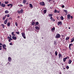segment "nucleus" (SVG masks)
<instances>
[{
    "mask_svg": "<svg viewBox=\"0 0 74 74\" xmlns=\"http://www.w3.org/2000/svg\"><path fill=\"white\" fill-rule=\"evenodd\" d=\"M50 19H51V20H52V21L53 18V17H51L50 18Z\"/></svg>",
    "mask_w": 74,
    "mask_h": 74,
    "instance_id": "obj_39",
    "label": "nucleus"
},
{
    "mask_svg": "<svg viewBox=\"0 0 74 74\" xmlns=\"http://www.w3.org/2000/svg\"><path fill=\"white\" fill-rule=\"evenodd\" d=\"M18 6L21 7H23V5L22 4L18 5Z\"/></svg>",
    "mask_w": 74,
    "mask_h": 74,
    "instance_id": "obj_31",
    "label": "nucleus"
},
{
    "mask_svg": "<svg viewBox=\"0 0 74 74\" xmlns=\"http://www.w3.org/2000/svg\"><path fill=\"white\" fill-rule=\"evenodd\" d=\"M16 25V26H18V23H17V22H16L15 23Z\"/></svg>",
    "mask_w": 74,
    "mask_h": 74,
    "instance_id": "obj_40",
    "label": "nucleus"
},
{
    "mask_svg": "<svg viewBox=\"0 0 74 74\" xmlns=\"http://www.w3.org/2000/svg\"><path fill=\"white\" fill-rule=\"evenodd\" d=\"M10 39H11V40H12V38H10Z\"/></svg>",
    "mask_w": 74,
    "mask_h": 74,
    "instance_id": "obj_60",
    "label": "nucleus"
},
{
    "mask_svg": "<svg viewBox=\"0 0 74 74\" xmlns=\"http://www.w3.org/2000/svg\"><path fill=\"white\" fill-rule=\"evenodd\" d=\"M1 6L2 7H3V8H4L5 7V4H3V3H2L1 4Z\"/></svg>",
    "mask_w": 74,
    "mask_h": 74,
    "instance_id": "obj_9",
    "label": "nucleus"
},
{
    "mask_svg": "<svg viewBox=\"0 0 74 74\" xmlns=\"http://www.w3.org/2000/svg\"><path fill=\"white\" fill-rule=\"evenodd\" d=\"M8 21V19L7 18L4 22V24L5 25H6L7 23V21Z\"/></svg>",
    "mask_w": 74,
    "mask_h": 74,
    "instance_id": "obj_6",
    "label": "nucleus"
},
{
    "mask_svg": "<svg viewBox=\"0 0 74 74\" xmlns=\"http://www.w3.org/2000/svg\"><path fill=\"white\" fill-rule=\"evenodd\" d=\"M2 46H0V50H2Z\"/></svg>",
    "mask_w": 74,
    "mask_h": 74,
    "instance_id": "obj_38",
    "label": "nucleus"
},
{
    "mask_svg": "<svg viewBox=\"0 0 74 74\" xmlns=\"http://www.w3.org/2000/svg\"><path fill=\"white\" fill-rule=\"evenodd\" d=\"M10 38V37L9 36H8V38Z\"/></svg>",
    "mask_w": 74,
    "mask_h": 74,
    "instance_id": "obj_56",
    "label": "nucleus"
},
{
    "mask_svg": "<svg viewBox=\"0 0 74 74\" xmlns=\"http://www.w3.org/2000/svg\"><path fill=\"white\" fill-rule=\"evenodd\" d=\"M64 11H65V12H66V13H67V10H64Z\"/></svg>",
    "mask_w": 74,
    "mask_h": 74,
    "instance_id": "obj_41",
    "label": "nucleus"
},
{
    "mask_svg": "<svg viewBox=\"0 0 74 74\" xmlns=\"http://www.w3.org/2000/svg\"><path fill=\"white\" fill-rule=\"evenodd\" d=\"M27 2V0H23V3L24 4H26V3Z\"/></svg>",
    "mask_w": 74,
    "mask_h": 74,
    "instance_id": "obj_14",
    "label": "nucleus"
},
{
    "mask_svg": "<svg viewBox=\"0 0 74 74\" xmlns=\"http://www.w3.org/2000/svg\"><path fill=\"white\" fill-rule=\"evenodd\" d=\"M49 16L51 18V17H52V16H53V14H49Z\"/></svg>",
    "mask_w": 74,
    "mask_h": 74,
    "instance_id": "obj_19",
    "label": "nucleus"
},
{
    "mask_svg": "<svg viewBox=\"0 0 74 74\" xmlns=\"http://www.w3.org/2000/svg\"><path fill=\"white\" fill-rule=\"evenodd\" d=\"M1 25H2V26H3V29H4V28H5V25H4V24H1Z\"/></svg>",
    "mask_w": 74,
    "mask_h": 74,
    "instance_id": "obj_26",
    "label": "nucleus"
},
{
    "mask_svg": "<svg viewBox=\"0 0 74 74\" xmlns=\"http://www.w3.org/2000/svg\"><path fill=\"white\" fill-rule=\"evenodd\" d=\"M7 16V15L6 14V15H5V16H5V17L6 18V17Z\"/></svg>",
    "mask_w": 74,
    "mask_h": 74,
    "instance_id": "obj_55",
    "label": "nucleus"
},
{
    "mask_svg": "<svg viewBox=\"0 0 74 74\" xmlns=\"http://www.w3.org/2000/svg\"><path fill=\"white\" fill-rule=\"evenodd\" d=\"M58 25H62V22L61 21H58Z\"/></svg>",
    "mask_w": 74,
    "mask_h": 74,
    "instance_id": "obj_7",
    "label": "nucleus"
},
{
    "mask_svg": "<svg viewBox=\"0 0 74 74\" xmlns=\"http://www.w3.org/2000/svg\"><path fill=\"white\" fill-rule=\"evenodd\" d=\"M54 12L55 13H58V11L56 9L54 10Z\"/></svg>",
    "mask_w": 74,
    "mask_h": 74,
    "instance_id": "obj_25",
    "label": "nucleus"
},
{
    "mask_svg": "<svg viewBox=\"0 0 74 74\" xmlns=\"http://www.w3.org/2000/svg\"><path fill=\"white\" fill-rule=\"evenodd\" d=\"M1 1H0V6H1Z\"/></svg>",
    "mask_w": 74,
    "mask_h": 74,
    "instance_id": "obj_50",
    "label": "nucleus"
},
{
    "mask_svg": "<svg viewBox=\"0 0 74 74\" xmlns=\"http://www.w3.org/2000/svg\"><path fill=\"white\" fill-rule=\"evenodd\" d=\"M39 4H40V5H41L42 6H45V2L43 1L40 2L39 3Z\"/></svg>",
    "mask_w": 74,
    "mask_h": 74,
    "instance_id": "obj_1",
    "label": "nucleus"
},
{
    "mask_svg": "<svg viewBox=\"0 0 74 74\" xmlns=\"http://www.w3.org/2000/svg\"><path fill=\"white\" fill-rule=\"evenodd\" d=\"M8 1H5V4H8Z\"/></svg>",
    "mask_w": 74,
    "mask_h": 74,
    "instance_id": "obj_34",
    "label": "nucleus"
},
{
    "mask_svg": "<svg viewBox=\"0 0 74 74\" xmlns=\"http://www.w3.org/2000/svg\"><path fill=\"white\" fill-rule=\"evenodd\" d=\"M8 60L9 62H11V58L9 57L8 58Z\"/></svg>",
    "mask_w": 74,
    "mask_h": 74,
    "instance_id": "obj_15",
    "label": "nucleus"
},
{
    "mask_svg": "<svg viewBox=\"0 0 74 74\" xmlns=\"http://www.w3.org/2000/svg\"><path fill=\"white\" fill-rule=\"evenodd\" d=\"M11 38H10V39H9L8 41L9 42H11Z\"/></svg>",
    "mask_w": 74,
    "mask_h": 74,
    "instance_id": "obj_45",
    "label": "nucleus"
},
{
    "mask_svg": "<svg viewBox=\"0 0 74 74\" xmlns=\"http://www.w3.org/2000/svg\"><path fill=\"white\" fill-rule=\"evenodd\" d=\"M32 25H35V22H34L33 21L32 23Z\"/></svg>",
    "mask_w": 74,
    "mask_h": 74,
    "instance_id": "obj_32",
    "label": "nucleus"
},
{
    "mask_svg": "<svg viewBox=\"0 0 74 74\" xmlns=\"http://www.w3.org/2000/svg\"><path fill=\"white\" fill-rule=\"evenodd\" d=\"M17 18H20V16H18Z\"/></svg>",
    "mask_w": 74,
    "mask_h": 74,
    "instance_id": "obj_57",
    "label": "nucleus"
},
{
    "mask_svg": "<svg viewBox=\"0 0 74 74\" xmlns=\"http://www.w3.org/2000/svg\"><path fill=\"white\" fill-rule=\"evenodd\" d=\"M74 37H73L72 39H71V41L70 42H74Z\"/></svg>",
    "mask_w": 74,
    "mask_h": 74,
    "instance_id": "obj_16",
    "label": "nucleus"
},
{
    "mask_svg": "<svg viewBox=\"0 0 74 74\" xmlns=\"http://www.w3.org/2000/svg\"><path fill=\"white\" fill-rule=\"evenodd\" d=\"M71 16V15L70 14H69V15H67V18L68 20H69V19H70V18Z\"/></svg>",
    "mask_w": 74,
    "mask_h": 74,
    "instance_id": "obj_8",
    "label": "nucleus"
},
{
    "mask_svg": "<svg viewBox=\"0 0 74 74\" xmlns=\"http://www.w3.org/2000/svg\"><path fill=\"white\" fill-rule=\"evenodd\" d=\"M18 14H21V11H18Z\"/></svg>",
    "mask_w": 74,
    "mask_h": 74,
    "instance_id": "obj_42",
    "label": "nucleus"
},
{
    "mask_svg": "<svg viewBox=\"0 0 74 74\" xmlns=\"http://www.w3.org/2000/svg\"><path fill=\"white\" fill-rule=\"evenodd\" d=\"M55 56H58V52L57 51H56L55 52Z\"/></svg>",
    "mask_w": 74,
    "mask_h": 74,
    "instance_id": "obj_20",
    "label": "nucleus"
},
{
    "mask_svg": "<svg viewBox=\"0 0 74 74\" xmlns=\"http://www.w3.org/2000/svg\"><path fill=\"white\" fill-rule=\"evenodd\" d=\"M5 18H6V17L5 16H3V20H5Z\"/></svg>",
    "mask_w": 74,
    "mask_h": 74,
    "instance_id": "obj_35",
    "label": "nucleus"
},
{
    "mask_svg": "<svg viewBox=\"0 0 74 74\" xmlns=\"http://www.w3.org/2000/svg\"><path fill=\"white\" fill-rule=\"evenodd\" d=\"M29 7H31V8H33V5L32 4H29Z\"/></svg>",
    "mask_w": 74,
    "mask_h": 74,
    "instance_id": "obj_22",
    "label": "nucleus"
},
{
    "mask_svg": "<svg viewBox=\"0 0 74 74\" xmlns=\"http://www.w3.org/2000/svg\"><path fill=\"white\" fill-rule=\"evenodd\" d=\"M10 24H11V23L10 22H9L7 24V26L8 27H10Z\"/></svg>",
    "mask_w": 74,
    "mask_h": 74,
    "instance_id": "obj_11",
    "label": "nucleus"
},
{
    "mask_svg": "<svg viewBox=\"0 0 74 74\" xmlns=\"http://www.w3.org/2000/svg\"><path fill=\"white\" fill-rule=\"evenodd\" d=\"M62 8H64V5H63L62 6Z\"/></svg>",
    "mask_w": 74,
    "mask_h": 74,
    "instance_id": "obj_47",
    "label": "nucleus"
},
{
    "mask_svg": "<svg viewBox=\"0 0 74 74\" xmlns=\"http://www.w3.org/2000/svg\"><path fill=\"white\" fill-rule=\"evenodd\" d=\"M22 36L24 38H26V36H25V34L24 32H22L21 33Z\"/></svg>",
    "mask_w": 74,
    "mask_h": 74,
    "instance_id": "obj_4",
    "label": "nucleus"
},
{
    "mask_svg": "<svg viewBox=\"0 0 74 74\" xmlns=\"http://www.w3.org/2000/svg\"><path fill=\"white\" fill-rule=\"evenodd\" d=\"M9 19H10V20H11V19H12V18L10 17L9 18Z\"/></svg>",
    "mask_w": 74,
    "mask_h": 74,
    "instance_id": "obj_54",
    "label": "nucleus"
},
{
    "mask_svg": "<svg viewBox=\"0 0 74 74\" xmlns=\"http://www.w3.org/2000/svg\"><path fill=\"white\" fill-rule=\"evenodd\" d=\"M49 1H51V0H49Z\"/></svg>",
    "mask_w": 74,
    "mask_h": 74,
    "instance_id": "obj_62",
    "label": "nucleus"
},
{
    "mask_svg": "<svg viewBox=\"0 0 74 74\" xmlns=\"http://www.w3.org/2000/svg\"><path fill=\"white\" fill-rule=\"evenodd\" d=\"M7 17H8H8H10V15H9V14H7Z\"/></svg>",
    "mask_w": 74,
    "mask_h": 74,
    "instance_id": "obj_43",
    "label": "nucleus"
},
{
    "mask_svg": "<svg viewBox=\"0 0 74 74\" xmlns=\"http://www.w3.org/2000/svg\"><path fill=\"white\" fill-rule=\"evenodd\" d=\"M71 19H73V16H71Z\"/></svg>",
    "mask_w": 74,
    "mask_h": 74,
    "instance_id": "obj_49",
    "label": "nucleus"
},
{
    "mask_svg": "<svg viewBox=\"0 0 74 74\" xmlns=\"http://www.w3.org/2000/svg\"><path fill=\"white\" fill-rule=\"evenodd\" d=\"M67 59V57H66L65 58H63V62H66V60Z\"/></svg>",
    "mask_w": 74,
    "mask_h": 74,
    "instance_id": "obj_18",
    "label": "nucleus"
},
{
    "mask_svg": "<svg viewBox=\"0 0 74 74\" xmlns=\"http://www.w3.org/2000/svg\"><path fill=\"white\" fill-rule=\"evenodd\" d=\"M67 59H69V56H68V57H67Z\"/></svg>",
    "mask_w": 74,
    "mask_h": 74,
    "instance_id": "obj_59",
    "label": "nucleus"
},
{
    "mask_svg": "<svg viewBox=\"0 0 74 74\" xmlns=\"http://www.w3.org/2000/svg\"><path fill=\"white\" fill-rule=\"evenodd\" d=\"M5 14H8V13H9V12L8 10H6L5 11Z\"/></svg>",
    "mask_w": 74,
    "mask_h": 74,
    "instance_id": "obj_30",
    "label": "nucleus"
},
{
    "mask_svg": "<svg viewBox=\"0 0 74 74\" xmlns=\"http://www.w3.org/2000/svg\"><path fill=\"white\" fill-rule=\"evenodd\" d=\"M36 28L37 30H39V29H40L39 27L37 26L36 27Z\"/></svg>",
    "mask_w": 74,
    "mask_h": 74,
    "instance_id": "obj_27",
    "label": "nucleus"
},
{
    "mask_svg": "<svg viewBox=\"0 0 74 74\" xmlns=\"http://www.w3.org/2000/svg\"><path fill=\"white\" fill-rule=\"evenodd\" d=\"M60 18L61 20H63V19H64V18H63L62 16H61Z\"/></svg>",
    "mask_w": 74,
    "mask_h": 74,
    "instance_id": "obj_29",
    "label": "nucleus"
},
{
    "mask_svg": "<svg viewBox=\"0 0 74 74\" xmlns=\"http://www.w3.org/2000/svg\"><path fill=\"white\" fill-rule=\"evenodd\" d=\"M7 5L8 7H9V6H10V7H12L13 5L12 4H8Z\"/></svg>",
    "mask_w": 74,
    "mask_h": 74,
    "instance_id": "obj_17",
    "label": "nucleus"
},
{
    "mask_svg": "<svg viewBox=\"0 0 74 74\" xmlns=\"http://www.w3.org/2000/svg\"><path fill=\"white\" fill-rule=\"evenodd\" d=\"M53 21L54 22H55V19H53Z\"/></svg>",
    "mask_w": 74,
    "mask_h": 74,
    "instance_id": "obj_53",
    "label": "nucleus"
},
{
    "mask_svg": "<svg viewBox=\"0 0 74 74\" xmlns=\"http://www.w3.org/2000/svg\"><path fill=\"white\" fill-rule=\"evenodd\" d=\"M69 39H70V37H67L66 38L65 40H69Z\"/></svg>",
    "mask_w": 74,
    "mask_h": 74,
    "instance_id": "obj_24",
    "label": "nucleus"
},
{
    "mask_svg": "<svg viewBox=\"0 0 74 74\" xmlns=\"http://www.w3.org/2000/svg\"><path fill=\"white\" fill-rule=\"evenodd\" d=\"M57 19H58V20H59V17H57Z\"/></svg>",
    "mask_w": 74,
    "mask_h": 74,
    "instance_id": "obj_58",
    "label": "nucleus"
},
{
    "mask_svg": "<svg viewBox=\"0 0 74 74\" xmlns=\"http://www.w3.org/2000/svg\"><path fill=\"white\" fill-rule=\"evenodd\" d=\"M44 13L45 14H46V12H47V10H44Z\"/></svg>",
    "mask_w": 74,
    "mask_h": 74,
    "instance_id": "obj_36",
    "label": "nucleus"
},
{
    "mask_svg": "<svg viewBox=\"0 0 74 74\" xmlns=\"http://www.w3.org/2000/svg\"><path fill=\"white\" fill-rule=\"evenodd\" d=\"M62 56V55L60 53V54H59V58H60V57Z\"/></svg>",
    "mask_w": 74,
    "mask_h": 74,
    "instance_id": "obj_33",
    "label": "nucleus"
},
{
    "mask_svg": "<svg viewBox=\"0 0 74 74\" xmlns=\"http://www.w3.org/2000/svg\"><path fill=\"white\" fill-rule=\"evenodd\" d=\"M39 24L38 22H37L36 23L35 26H36V25H38Z\"/></svg>",
    "mask_w": 74,
    "mask_h": 74,
    "instance_id": "obj_28",
    "label": "nucleus"
},
{
    "mask_svg": "<svg viewBox=\"0 0 74 74\" xmlns=\"http://www.w3.org/2000/svg\"><path fill=\"white\" fill-rule=\"evenodd\" d=\"M51 30L52 31H53V30H55V27H53L51 29Z\"/></svg>",
    "mask_w": 74,
    "mask_h": 74,
    "instance_id": "obj_21",
    "label": "nucleus"
},
{
    "mask_svg": "<svg viewBox=\"0 0 74 74\" xmlns=\"http://www.w3.org/2000/svg\"><path fill=\"white\" fill-rule=\"evenodd\" d=\"M66 69H69V66H67L66 67Z\"/></svg>",
    "mask_w": 74,
    "mask_h": 74,
    "instance_id": "obj_37",
    "label": "nucleus"
},
{
    "mask_svg": "<svg viewBox=\"0 0 74 74\" xmlns=\"http://www.w3.org/2000/svg\"><path fill=\"white\" fill-rule=\"evenodd\" d=\"M69 29H70V27L69 28Z\"/></svg>",
    "mask_w": 74,
    "mask_h": 74,
    "instance_id": "obj_64",
    "label": "nucleus"
},
{
    "mask_svg": "<svg viewBox=\"0 0 74 74\" xmlns=\"http://www.w3.org/2000/svg\"><path fill=\"white\" fill-rule=\"evenodd\" d=\"M16 33H17V34H20L19 32H16Z\"/></svg>",
    "mask_w": 74,
    "mask_h": 74,
    "instance_id": "obj_44",
    "label": "nucleus"
},
{
    "mask_svg": "<svg viewBox=\"0 0 74 74\" xmlns=\"http://www.w3.org/2000/svg\"><path fill=\"white\" fill-rule=\"evenodd\" d=\"M3 44H2V43L0 42V46H1V45H2Z\"/></svg>",
    "mask_w": 74,
    "mask_h": 74,
    "instance_id": "obj_48",
    "label": "nucleus"
},
{
    "mask_svg": "<svg viewBox=\"0 0 74 74\" xmlns=\"http://www.w3.org/2000/svg\"><path fill=\"white\" fill-rule=\"evenodd\" d=\"M8 64H10V63H9V62H8Z\"/></svg>",
    "mask_w": 74,
    "mask_h": 74,
    "instance_id": "obj_63",
    "label": "nucleus"
},
{
    "mask_svg": "<svg viewBox=\"0 0 74 74\" xmlns=\"http://www.w3.org/2000/svg\"><path fill=\"white\" fill-rule=\"evenodd\" d=\"M72 62V60H71L69 59L68 61V63L69 64H70Z\"/></svg>",
    "mask_w": 74,
    "mask_h": 74,
    "instance_id": "obj_12",
    "label": "nucleus"
},
{
    "mask_svg": "<svg viewBox=\"0 0 74 74\" xmlns=\"http://www.w3.org/2000/svg\"><path fill=\"white\" fill-rule=\"evenodd\" d=\"M58 13H60V11L59 10L58 11H57Z\"/></svg>",
    "mask_w": 74,
    "mask_h": 74,
    "instance_id": "obj_52",
    "label": "nucleus"
},
{
    "mask_svg": "<svg viewBox=\"0 0 74 74\" xmlns=\"http://www.w3.org/2000/svg\"><path fill=\"white\" fill-rule=\"evenodd\" d=\"M9 44L10 45H12V42L10 43Z\"/></svg>",
    "mask_w": 74,
    "mask_h": 74,
    "instance_id": "obj_46",
    "label": "nucleus"
},
{
    "mask_svg": "<svg viewBox=\"0 0 74 74\" xmlns=\"http://www.w3.org/2000/svg\"><path fill=\"white\" fill-rule=\"evenodd\" d=\"M63 69H64V70H65V69H66V68H63Z\"/></svg>",
    "mask_w": 74,
    "mask_h": 74,
    "instance_id": "obj_61",
    "label": "nucleus"
},
{
    "mask_svg": "<svg viewBox=\"0 0 74 74\" xmlns=\"http://www.w3.org/2000/svg\"><path fill=\"white\" fill-rule=\"evenodd\" d=\"M71 46H73V44L71 43L69 44V49L70 50H71Z\"/></svg>",
    "mask_w": 74,
    "mask_h": 74,
    "instance_id": "obj_5",
    "label": "nucleus"
},
{
    "mask_svg": "<svg viewBox=\"0 0 74 74\" xmlns=\"http://www.w3.org/2000/svg\"><path fill=\"white\" fill-rule=\"evenodd\" d=\"M2 47L3 49H4L5 50H7V48H5V47H6V45H5V44H3Z\"/></svg>",
    "mask_w": 74,
    "mask_h": 74,
    "instance_id": "obj_3",
    "label": "nucleus"
},
{
    "mask_svg": "<svg viewBox=\"0 0 74 74\" xmlns=\"http://www.w3.org/2000/svg\"><path fill=\"white\" fill-rule=\"evenodd\" d=\"M21 13V14L23 13V9H21V10H20Z\"/></svg>",
    "mask_w": 74,
    "mask_h": 74,
    "instance_id": "obj_23",
    "label": "nucleus"
},
{
    "mask_svg": "<svg viewBox=\"0 0 74 74\" xmlns=\"http://www.w3.org/2000/svg\"><path fill=\"white\" fill-rule=\"evenodd\" d=\"M9 36L10 37V38H11V37H12V36L11 35H10Z\"/></svg>",
    "mask_w": 74,
    "mask_h": 74,
    "instance_id": "obj_51",
    "label": "nucleus"
},
{
    "mask_svg": "<svg viewBox=\"0 0 74 74\" xmlns=\"http://www.w3.org/2000/svg\"><path fill=\"white\" fill-rule=\"evenodd\" d=\"M60 35L59 34H58L56 35V36L55 37L56 38H60Z\"/></svg>",
    "mask_w": 74,
    "mask_h": 74,
    "instance_id": "obj_2",
    "label": "nucleus"
},
{
    "mask_svg": "<svg viewBox=\"0 0 74 74\" xmlns=\"http://www.w3.org/2000/svg\"><path fill=\"white\" fill-rule=\"evenodd\" d=\"M12 38L14 40H16L17 39V38L16 36H12Z\"/></svg>",
    "mask_w": 74,
    "mask_h": 74,
    "instance_id": "obj_10",
    "label": "nucleus"
},
{
    "mask_svg": "<svg viewBox=\"0 0 74 74\" xmlns=\"http://www.w3.org/2000/svg\"><path fill=\"white\" fill-rule=\"evenodd\" d=\"M12 35L14 37V36H16V35L15 34H14V32H13L12 33Z\"/></svg>",
    "mask_w": 74,
    "mask_h": 74,
    "instance_id": "obj_13",
    "label": "nucleus"
}]
</instances>
